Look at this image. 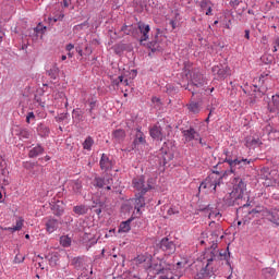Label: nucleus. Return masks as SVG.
<instances>
[{"label": "nucleus", "instance_id": "46", "mask_svg": "<svg viewBox=\"0 0 279 279\" xmlns=\"http://www.w3.org/2000/svg\"><path fill=\"white\" fill-rule=\"evenodd\" d=\"M63 8H69L71 5V0H63Z\"/></svg>", "mask_w": 279, "mask_h": 279}, {"label": "nucleus", "instance_id": "15", "mask_svg": "<svg viewBox=\"0 0 279 279\" xmlns=\"http://www.w3.org/2000/svg\"><path fill=\"white\" fill-rule=\"evenodd\" d=\"M204 213H205V215H207L208 219H217V221H219V219H221V213L219 211V209L213 208V207H210V205H208L204 209Z\"/></svg>", "mask_w": 279, "mask_h": 279}, {"label": "nucleus", "instance_id": "51", "mask_svg": "<svg viewBox=\"0 0 279 279\" xmlns=\"http://www.w3.org/2000/svg\"><path fill=\"white\" fill-rule=\"evenodd\" d=\"M244 37L247 39V40H250V31H245V35H244Z\"/></svg>", "mask_w": 279, "mask_h": 279}, {"label": "nucleus", "instance_id": "20", "mask_svg": "<svg viewBox=\"0 0 279 279\" xmlns=\"http://www.w3.org/2000/svg\"><path fill=\"white\" fill-rule=\"evenodd\" d=\"M266 217L268 221H271L272 223H276V226H279V209H272L270 211H267Z\"/></svg>", "mask_w": 279, "mask_h": 279}, {"label": "nucleus", "instance_id": "55", "mask_svg": "<svg viewBox=\"0 0 279 279\" xmlns=\"http://www.w3.org/2000/svg\"><path fill=\"white\" fill-rule=\"evenodd\" d=\"M68 58H73V52L68 51Z\"/></svg>", "mask_w": 279, "mask_h": 279}, {"label": "nucleus", "instance_id": "53", "mask_svg": "<svg viewBox=\"0 0 279 279\" xmlns=\"http://www.w3.org/2000/svg\"><path fill=\"white\" fill-rule=\"evenodd\" d=\"M168 215H175V211H173V209H169Z\"/></svg>", "mask_w": 279, "mask_h": 279}, {"label": "nucleus", "instance_id": "47", "mask_svg": "<svg viewBox=\"0 0 279 279\" xmlns=\"http://www.w3.org/2000/svg\"><path fill=\"white\" fill-rule=\"evenodd\" d=\"M170 25H171L172 29H175V27H178V23L175 22V20H171Z\"/></svg>", "mask_w": 279, "mask_h": 279}, {"label": "nucleus", "instance_id": "29", "mask_svg": "<svg viewBox=\"0 0 279 279\" xmlns=\"http://www.w3.org/2000/svg\"><path fill=\"white\" fill-rule=\"evenodd\" d=\"M24 223H25V219H23V217H17L15 221V226L13 227L15 232H20V230H23Z\"/></svg>", "mask_w": 279, "mask_h": 279}, {"label": "nucleus", "instance_id": "13", "mask_svg": "<svg viewBox=\"0 0 279 279\" xmlns=\"http://www.w3.org/2000/svg\"><path fill=\"white\" fill-rule=\"evenodd\" d=\"M145 194H135V197L131 201L137 215H141V208H145Z\"/></svg>", "mask_w": 279, "mask_h": 279}, {"label": "nucleus", "instance_id": "2", "mask_svg": "<svg viewBox=\"0 0 279 279\" xmlns=\"http://www.w3.org/2000/svg\"><path fill=\"white\" fill-rule=\"evenodd\" d=\"M231 184H233V190L226 196V202L228 206H242L238 209V215H241L245 208L250 207V196H247L246 203L243 204L245 195H247V184L241 177H234Z\"/></svg>", "mask_w": 279, "mask_h": 279}, {"label": "nucleus", "instance_id": "18", "mask_svg": "<svg viewBox=\"0 0 279 279\" xmlns=\"http://www.w3.org/2000/svg\"><path fill=\"white\" fill-rule=\"evenodd\" d=\"M100 169L102 171H109V169H112V161L106 154H102L100 158Z\"/></svg>", "mask_w": 279, "mask_h": 279}, {"label": "nucleus", "instance_id": "35", "mask_svg": "<svg viewBox=\"0 0 279 279\" xmlns=\"http://www.w3.org/2000/svg\"><path fill=\"white\" fill-rule=\"evenodd\" d=\"M258 213H260V209H252L247 211L246 215L244 216V222L247 221V219H252L250 215H258Z\"/></svg>", "mask_w": 279, "mask_h": 279}, {"label": "nucleus", "instance_id": "7", "mask_svg": "<svg viewBox=\"0 0 279 279\" xmlns=\"http://www.w3.org/2000/svg\"><path fill=\"white\" fill-rule=\"evenodd\" d=\"M225 162H228L229 167H231V172L234 173V168L238 167V169H243L244 167H247L252 162V160L243 157H238L235 159L226 158Z\"/></svg>", "mask_w": 279, "mask_h": 279}, {"label": "nucleus", "instance_id": "44", "mask_svg": "<svg viewBox=\"0 0 279 279\" xmlns=\"http://www.w3.org/2000/svg\"><path fill=\"white\" fill-rule=\"evenodd\" d=\"M73 49H75V46H74L73 44H69V45H66V47H65V50H66V51H73Z\"/></svg>", "mask_w": 279, "mask_h": 279}, {"label": "nucleus", "instance_id": "19", "mask_svg": "<svg viewBox=\"0 0 279 279\" xmlns=\"http://www.w3.org/2000/svg\"><path fill=\"white\" fill-rule=\"evenodd\" d=\"M60 226V223L58 222V220L56 219H49L46 222V231L49 234H53V232H56V230H58V227Z\"/></svg>", "mask_w": 279, "mask_h": 279}, {"label": "nucleus", "instance_id": "39", "mask_svg": "<svg viewBox=\"0 0 279 279\" xmlns=\"http://www.w3.org/2000/svg\"><path fill=\"white\" fill-rule=\"evenodd\" d=\"M210 7V1L209 0H202L201 1V8L202 10H206Z\"/></svg>", "mask_w": 279, "mask_h": 279}, {"label": "nucleus", "instance_id": "41", "mask_svg": "<svg viewBox=\"0 0 279 279\" xmlns=\"http://www.w3.org/2000/svg\"><path fill=\"white\" fill-rule=\"evenodd\" d=\"M89 114L92 117V119H95V116H93V110H95V101H90L89 102Z\"/></svg>", "mask_w": 279, "mask_h": 279}, {"label": "nucleus", "instance_id": "16", "mask_svg": "<svg viewBox=\"0 0 279 279\" xmlns=\"http://www.w3.org/2000/svg\"><path fill=\"white\" fill-rule=\"evenodd\" d=\"M69 191L74 195H80L82 193V181L80 180L70 181Z\"/></svg>", "mask_w": 279, "mask_h": 279}, {"label": "nucleus", "instance_id": "40", "mask_svg": "<svg viewBox=\"0 0 279 279\" xmlns=\"http://www.w3.org/2000/svg\"><path fill=\"white\" fill-rule=\"evenodd\" d=\"M84 27H88V22H84L82 24L75 25L74 29H84Z\"/></svg>", "mask_w": 279, "mask_h": 279}, {"label": "nucleus", "instance_id": "12", "mask_svg": "<svg viewBox=\"0 0 279 279\" xmlns=\"http://www.w3.org/2000/svg\"><path fill=\"white\" fill-rule=\"evenodd\" d=\"M182 135L185 143H191V141H197V138H199V132L195 131L193 128L183 130Z\"/></svg>", "mask_w": 279, "mask_h": 279}, {"label": "nucleus", "instance_id": "21", "mask_svg": "<svg viewBox=\"0 0 279 279\" xmlns=\"http://www.w3.org/2000/svg\"><path fill=\"white\" fill-rule=\"evenodd\" d=\"M269 112H278L279 110V94L272 96V100L268 104Z\"/></svg>", "mask_w": 279, "mask_h": 279}, {"label": "nucleus", "instance_id": "11", "mask_svg": "<svg viewBox=\"0 0 279 279\" xmlns=\"http://www.w3.org/2000/svg\"><path fill=\"white\" fill-rule=\"evenodd\" d=\"M112 178L106 177V178H95V184L94 186H97V189H106L107 191L112 190Z\"/></svg>", "mask_w": 279, "mask_h": 279}, {"label": "nucleus", "instance_id": "25", "mask_svg": "<svg viewBox=\"0 0 279 279\" xmlns=\"http://www.w3.org/2000/svg\"><path fill=\"white\" fill-rule=\"evenodd\" d=\"M148 47L151 51H160L162 46H160V41L158 40V33L155 35V40L148 44Z\"/></svg>", "mask_w": 279, "mask_h": 279}, {"label": "nucleus", "instance_id": "27", "mask_svg": "<svg viewBox=\"0 0 279 279\" xmlns=\"http://www.w3.org/2000/svg\"><path fill=\"white\" fill-rule=\"evenodd\" d=\"M187 108H189L190 112H193V114L199 113V110H201L198 102H195V101L190 102L187 105Z\"/></svg>", "mask_w": 279, "mask_h": 279}, {"label": "nucleus", "instance_id": "62", "mask_svg": "<svg viewBox=\"0 0 279 279\" xmlns=\"http://www.w3.org/2000/svg\"><path fill=\"white\" fill-rule=\"evenodd\" d=\"M82 97H86V93L83 92V93H82Z\"/></svg>", "mask_w": 279, "mask_h": 279}, {"label": "nucleus", "instance_id": "58", "mask_svg": "<svg viewBox=\"0 0 279 279\" xmlns=\"http://www.w3.org/2000/svg\"><path fill=\"white\" fill-rule=\"evenodd\" d=\"M165 130H166L167 132H169V131L171 130V128H170L169 125H166Z\"/></svg>", "mask_w": 279, "mask_h": 279}, {"label": "nucleus", "instance_id": "6", "mask_svg": "<svg viewBox=\"0 0 279 279\" xmlns=\"http://www.w3.org/2000/svg\"><path fill=\"white\" fill-rule=\"evenodd\" d=\"M135 265H140L141 267H143L144 269H149V271H151V274H160V268H154V266H151V258L147 257L145 255H138L135 259Z\"/></svg>", "mask_w": 279, "mask_h": 279}, {"label": "nucleus", "instance_id": "49", "mask_svg": "<svg viewBox=\"0 0 279 279\" xmlns=\"http://www.w3.org/2000/svg\"><path fill=\"white\" fill-rule=\"evenodd\" d=\"M241 4V0H232L231 5L238 7Z\"/></svg>", "mask_w": 279, "mask_h": 279}, {"label": "nucleus", "instance_id": "48", "mask_svg": "<svg viewBox=\"0 0 279 279\" xmlns=\"http://www.w3.org/2000/svg\"><path fill=\"white\" fill-rule=\"evenodd\" d=\"M159 279H175V277H173V275H171V276L163 275V276L159 277Z\"/></svg>", "mask_w": 279, "mask_h": 279}, {"label": "nucleus", "instance_id": "64", "mask_svg": "<svg viewBox=\"0 0 279 279\" xmlns=\"http://www.w3.org/2000/svg\"><path fill=\"white\" fill-rule=\"evenodd\" d=\"M25 239H29V234H26V235H25Z\"/></svg>", "mask_w": 279, "mask_h": 279}, {"label": "nucleus", "instance_id": "57", "mask_svg": "<svg viewBox=\"0 0 279 279\" xmlns=\"http://www.w3.org/2000/svg\"><path fill=\"white\" fill-rule=\"evenodd\" d=\"M177 265H178V267H182V265H184V263L179 262V263H177Z\"/></svg>", "mask_w": 279, "mask_h": 279}, {"label": "nucleus", "instance_id": "32", "mask_svg": "<svg viewBox=\"0 0 279 279\" xmlns=\"http://www.w3.org/2000/svg\"><path fill=\"white\" fill-rule=\"evenodd\" d=\"M64 19V12L60 11L59 13H53L52 16L49 17V21L53 23H58V21H62Z\"/></svg>", "mask_w": 279, "mask_h": 279}, {"label": "nucleus", "instance_id": "63", "mask_svg": "<svg viewBox=\"0 0 279 279\" xmlns=\"http://www.w3.org/2000/svg\"><path fill=\"white\" fill-rule=\"evenodd\" d=\"M77 51H78L80 56H82V49H80V50H77Z\"/></svg>", "mask_w": 279, "mask_h": 279}, {"label": "nucleus", "instance_id": "24", "mask_svg": "<svg viewBox=\"0 0 279 279\" xmlns=\"http://www.w3.org/2000/svg\"><path fill=\"white\" fill-rule=\"evenodd\" d=\"M72 119L74 123H82V121H84V112H82L80 108L73 109Z\"/></svg>", "mask_w": 279, "mask_h": 279}, {"label": "nucleus", "instance_id": "17", "mask_svg": "<svg viewBox=\"0 0 279 279\" xmlns=\"http://www.w3.org/2000/svg\"><path fill=\"white\" fill-rule=\"evenodd\" d=\"M145 143H147V140L145 138V133H143L141 129H136L133 146L136 148L137 145H145Z\"/></svg>", "mask_w": 279, "mask_h": 279}, {"label": "nucleus", "instance_id": "4", "mask_svg": "<svg viewBox=\"0 0 279 279\" xmlns=\"http://www.w3.org/2000/svg\"><path fill=\"white\" fill-rule=\"evenodd\" d=\"M220 180L221 178L219 177V173L213 172L201 183L199 191H206V193H215Z\"/></svg>", "mask_w": 279, "mask_h": 279}, {"label": "nucleus", "instance_id": "38", "mask_svg": "<svg viewBox=\"0 0 279 279\" xmlns=\"http://www.w3.org/2000/svg\"><path fill=\"white\" fill-rule=\"evenodd\" d=\"M263 145V142H260V138H253L251 141V147H260Z\"/></svg>", "mask_w": 279, "mask_h": 279}, {"label": "nucleus", "instance_id": "14", "mask_svg": "<svg viewBox=\"0 0 279 279\" xmlns=\"http://www.w3.org/2000/svg\"><path fill=\"white\" fill-rule=\"evenodd\" d=\"M138 29L142 34L140 43L141 45H143V43H145L146 40H149V32H150L149 24L138 23Z\"/></svg>", "mask_w": 279, "mask_h": 279}, {"label": "nucleus", "instance_id": "31", "mask_svg": "<svg viewBox=\"0 0 279 279\" xmlns=\"http://www.w3.org/2000/svg\"><path fill=\"white\" fill-rule=\"evenodd\" d=\"M95 141H93V137L88 136L84 143H83V148L87 149V151H90Z\"/></svg>", "mask_w": 279, "mask_h": 279}, {"label": "nucleus", "instance_id": "34", "mask_svg": "<svg viewBox=\"0 0 279 279\" xmlns=\"http://www.w3.org/2000/svg\"><path fill=\"white\" fill-rule=\"evenodd\" d=\"M162 158H163V167H166L169 162H171V159L173 158V154L166 153Z\"/></svg>", "mask_w": 279, "mask_h": 279}, {"label": "nucleus", "instance_id": "37", "mask_svg": "<svg viewBox=\"0 0 279 279\" xmlns=\"http://www.w3.org/2000/svg\"><path fill=\"white\" fill-rule=\"evenodd\" d=\"M32 121H36V114H34V111H31L26 116V123H32Z\"/></svg>", "mask_w": 279, "mask_h": 279}, {"label": "nucleus", "instance_id": "30", "mask_svg": "<svg viewBox=\"0 0 279 279\" xmlns=\"http://www.w3.org/2000/svg\"><path fill=\"white\" fill-rule=\"evenodd\" d=\"M60 245L62 247H71V238L69 235H62L60 238Z\"/></svg>", "mask_w": 279, "mask_h": 279}, {"label": "nucleus", "instance_id": "28", "mask_svg": "<svg viewBox=\"0 0 279 279\" xmlns=\"http://www.w3.org/2000/svg\"><path fill=\"white\" fill-rule=\"evenodd\" d=\"M73 213H75V215H86L88 209L84 205H78L73 208Z\"/></svg>", "mask_w": 279, "mask_h": 279}, {"label": "nucleus", "instance_id": "9", "mask_svg": "<svg viewBox=\"0 0 279 279\" xmlns=\"http://www.w3.org/2000/svg\"><path fill=\"white\" fill-rule=\"evenodd\" d=\"M159 247L162 252H166V254H175V243L169 238L161 239Z\"/></svg>", "mask_w": 279, "mask_h": 279}, {"label": "nucleus", "instance_id": "61", "mask_svg": "<svg viewBox=\"0 0 279 279\" xmlns=\"http://www.w3.org/2000/svg\"><path fill=\"white\" fill-rule=\"evenodd\" d=\"M64 117H66V116H62V117H60L59 119H60L61 121H63Z\"/></svg>", "mask_w": 279, "mask_h": 279}, {"label": "nucleus", "instance_id": "52", "mask_svg": "<svg viewBox=\"0 0 279 279\" xmlns=\"http://www.w3.org/2000/svg\"><path fill=\"white\" fill-rule=\"evenodd\" d=\"M78 260H82V258H80V257H74V258H73V263H74V264H77Z\"/></svg>", "mask_w": 279, "mask_h": 279}, {"label": "nucleus", "instance_id": "33", "mask_svg": "<svg viewBox=\"0 0 279 279\" xmlns=\"http://www.w3.org/2000/svg\"><path fill=\"white\" fill-rule=\"evenodd\" d=\"M263 275L266 279H271L276 276V270L274 268H266L263 270Z\"/></svg>", "mask_w": 279, "mask_h": 279}, {"label": "nucleus", "instance_id": "10", "mask_svg": "<svg viewBox=\"0 0 279 279\" xmlns=\"http://www.w3.org/2000/svg\"><path fill=\"white\" fill-rule=\"evenodd\" d=\"M150 137L155 141H165L167 138V132H165V129L162 126L154 125L149 130Z\"/></svg>", "mask_w": 279, "mask_h": 279}, {"label": "nucleus", "instance_id": "5", "mask_svg": "<svg viewBox=\"0 0 279 279\" xmlns=\"http://www.w3.org/2000/svg\"><path fill=\"white\" fill-rule=\"evenodd\" d=\"M191 84L187 85V89L192 92V95H195L197 93H202V90H204V75H202V73L199 72H194L192 74V80H191Z\"/></svg>", "mask_w": 279, "mask_h": 279}, {"label": "nucleus", "instance_id": "50", "mask_svg": "<svg viewBox=\"0 0 279 279\" xmlns=\"http://www.w3.org/2000/svg\"><path fill=\"white\" fill-rule=\"evenodd\" d=\"M151 101H153V104H160V98H158V97H153V98H151Z\"/></svg>", "mask_w": 279, "mask_h": 279}, {"label": "nucleus", "instance_id": "3", "mask_svg": "<svg viewBox=\"0 0 279 279\" xmlns=\"http://www.w3.org/2000/svg\"><path fill=\"white\" fill-rule=\"evenodd\" d=\"M132 186L137 192V195H145V193L154 189V179L150 178L145 183V177H136L132 181Z\"/></svg>", "mask_w": 279, "mask_h": 279}, {"label": "nucleus", "instance_id": "45", "mask_svg": "<svg viewBox=\"0 0 279 279\" xmlns=\"http://www.w3.org/2000/svg\"><path fill=\"white\" fill-rule=\"evenodd\" d=\"M205 14H206V16H213V7L211 5H209V8L207 9Z\"/></svg>", "mask_w": 279, "mask_h": 279}, {"label": "nucleus", "instance_id": "54", "mask_svg": "<svg viewBox=\"0 0 279 279\" xmlns=\"http://www.w3.org/2000/svg\"><path fill=\"white\" fill-rule=\"evenodd\" d=\"M196 141H198L199 145H205L204 142L202 141V137L199 136V138H197Z\"/></svg>", "mask_w": 279, "mask_h": 279}, {"label": "nucleus", "instance_id": "60", "mask_svg": "<svg viewBox=\"0 0 279 279\" xmlns=\"http://www.w3.org/2000/svg\"><path fill=\"white\" fill-rule=\"evenodd\" d=\"M272 51H274V53H276V51H278V48L275 46Z\"/></svg>", "mask_w": 279, "mask_h": 279}, {"label": "nucleus", "instance_id": "8", "mask_svg": "<svg viewBox=\"0 0 279 279\" xmlns=\"http://www.w3.org/2000/svg\"><path fill=\"white\" fill-rule=\"evenodd\" d=\"M211 71L214 75L218 76L219 80H226V77L232 75V70H230V66L223 64L214 65Z\"/></svg>", "mask_w": 279, "mask_h": 279}, {"label": "nucleus", "instance_id": "59", "mask_svg": "<svg viewBox=\"0 0 279 279\" xmlns=\"http://www.w3.org/2000/svg\"><path fill=\"white\" fill-rule=\"evenodd\" d=\"M61 60H62V61L66 60V56L63 54V56L61 57Z\"/></svg>", "mask_w": 279, "mask_h": 279}, {"label": "nucleus", "instance_id": "42", "mask_svg": "<svg viewBox=\"0 0 279 279\" xmlns=\"http://www.w3.org/2000/svg\"><path fill=\"white\" fill-rule=\"evenodd\" d=\"M1 230H5L8 232H12V234H14V232H16V229H14V227H5V228H1Z\"/></svg>", "mask_w": 279, "mask_h": 279}, {"label": "nucleus", "instance_id": "56", "mask_svg": "<svg viewBox=\"0 0 279 279\" xmlns=\"http://www.w3.org/2000/svg\"><path fill=\"white\" fill-rule=\"evenodd\" d=\"M213 114V110H210L208 118L206 119V121L208 122L210 120V116Z\"/></svg>", "mask_w": 279, "mask_h": 279}, {"label": "nucleus", "instance_id": "43", "mask_svg": "<svg viewBox=\"0 0 279 279\" xmlns=\"http://www.w3.org/2000/svg\"><path fill=\"white\" fill-rule=\"evenodd\" d=\"M118 80H119V84H123L124 86H128L129 84L128 80H124L123 76H119Z\"/></svg>", "mask_w": 279, "mask_h": 279}, {"label": "nucleus", "instance_id": "36", "mask_svg": "<svg viewBox=\"0 0 279 279\" xmlns=\"http://www.w3.org/2000/svg\"><path fill=\"white\" fill-rule=\"evenodd\" d=\"M19 136L20 138H29V131L27 129H21Z\"/></svg>", "mask_w": 279, "mask_h": 279}, {"label": "nucleus", "instance_id": "1", "mask_svg": "<svg viewBox=\"0 0 279 279\" xmlns=\"http://www.w3.org/2000/svg\"><path fill=\"white\" fill-rule=\"evenodd\" d=\"M209 228L211 230L210 238L208 239V233H202L199 240L201 245H205V243H209L210 245V250L206 251L203 257V260L206 262L203 276L204 278H216L222 256L221 253L217 251V243L223 239V229H221V225L215 221L209 222Z\"/></svg>", "mask_w": 279, "mask_h": 279}, {"label": "nucleus", "instance_id": "23", "mask_svg": "<svg viewBox=\"0 0 279 279\" xmlns=\"http://www.w3.org/2000/svg\"><path fill=\"white\" fill-rule=\"evenodd\" d=\"M112 138H114L117 143H122V141H125V131L123 129L113 131Z\"/></svg>", "mask_w": 279, "mask_h": 279}, {"label": "nucleus", "instance_id": "22", "mask_svg": "<svg viewBox=\"0 0 279 279\" xmlns=\"http://www.w3.org/2000/svg\"><path fill=\"white\" fill-rule=\"evenodd\" d=\"M131 223H132V218L121 222L120 226H119L118 232L120 234L130 232V230H132Z\"/></svg>", "mask_w": 279, "mask_h": 279}, {"label": "nucleus", "instance_id": "26", "mask_svg": "<svg viewBox=\"0 0 279 279\" xmlns=\"http://www.w3.org/2000/svg\"><path fill=\"white\" fill-rule=\"evenodd\" d=\"M44 151H45V148H43V146L40 145H37L29 150L28 156L29 158H36L40 156V154H43Z\"/></svg>", "mask_w": 279, "mask_h": 279}]
</instances>
